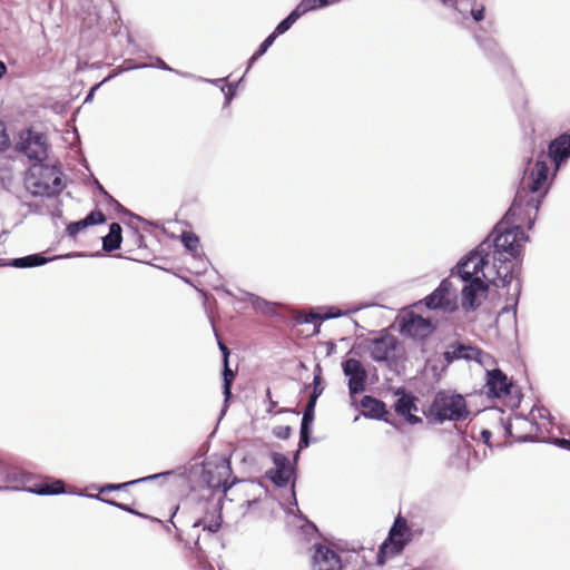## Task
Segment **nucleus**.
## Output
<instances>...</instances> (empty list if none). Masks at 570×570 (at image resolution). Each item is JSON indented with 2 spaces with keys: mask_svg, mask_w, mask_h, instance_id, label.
I'll return each instance as SVG.
<instances>
[{
  "mask_svg": "<svg viewBox=\"0 0 570 570\" xmlns=\"http://www.w3.org/2000/svg\"><path fill=\"white\" fill-rule=\"evenodd\" d=\"M481 438H482V440H483L487 444H489L490 439H491V432H490V431H488V430H483V431L481 432Z\"/></svg>",
  "mask_w": 570,
  "mask_h": 570,
  "instance_id": "de8ad7c7",
  "label": "nucleus"
},
{
  "mask_svg": "<svg viewBox=\"0 0 570 570\" xmlns=\"http://www.w3.org/2000/svg\"><path fill=\"white\" fill-rule=\"evenodd\" d=\"M443 356L448 363H452L455 360L476 361L478 363H482L487 354L475 346L453 344L443 353Z\"/></svg>",
  "mask_w": 570,
  "mask_h": 570,
  "instance_id": "f3484780",
  "label": "nucleus"
},
{
  "mask_svg": "<svg viewBox=\"0 0 570 570\" xmlns=\"http://www.w3.org/2000/svg\"><path fill=\"white\" fill-rule=\"evenodd\" d=\"M306 529H307V530L313 531L314 533H316V532H317V530H316L315 525H314V524H312V523H308V524L306 525Z\"/></svg>",
  "mask_w": 570,
  "mask_h": 570,
  "instance_id": "6e6d98bb",
  "label": "nucleus"
},
{
  "mask_svg": "<svg viewBox=\"0 0 570 570\" xmlns=\"http://www.w3.org/2000/svg\"><path fill=\"white\" fill-rule=\"evenodd\" d=\"M87 227L88 226L85 223V220L81 219V220L69 224L67 227V233L70 237H76L81 230H83Z\"/></svg>",
  "mask_w": 570,
  "mask_h": 570,
  "instance_id": "c9c22d12",
  "label": "nucleus"
},
{
  "mask_svg": "<svg viewBox=\"0 0 570 570\" xmlns=\"http://www.w3.org/2000/svg\"><path fill=\"white\" fill-rule=\"evenodd\" d=\"M6 72H7L6 65L2 61H0V79L6 75Z\"/></svg>",
  "mask_w": 570,
  "mask_h": 570,
  "instance_id": "603ef678",
  "label": "nucleus"
},
{
  "mask_svg": "<svg viewBox=\"0 0 570 570\" xmlns=\"http://www.w3.org/2000/svg\"><path fill=\"white\" fill-rule=\"evenodd\" d=\"M199 505L203 510H205V515L203 518L197 519L194 522L193 527H203L204 530H207L212 533H216L222 525L220 502L205 500L199 501Z\"/></svg>",
  "mask_w": 570,
  "mask_h": 570,
  "instance_id": "ddd939ff",
  "label": "nucleus"
},
{
  "mask_svg": "<svg viewBox=\"0 0 570 570\" xmlns=\"http://www.w3.org/2000/svg\"><path fill=\"white\" fill-rule=\"evenodd\" d=\"M312 551V570H343L340 554L328 544L314 543Z\"/></svg>",
  "mask_w": 570,
  "mask_h": 570,
  "instance_id": "0eeeda50",
  "label": "nucleus"
},
{
  "mask_svg": "<svg viewBox=\"0 0 570 570\" xmlns=\"http://www.w3.org/2000/svg\"><path fill=\"white\" fill-rule=\"evenodd\" d=\"M322 317H323V315H320L317 313L311 312L303 320L297 318V321L299 323L312 324V323H316V322L322 321L323 320Z\"/></svg>",
  "mask_w": 570,
  "mask_h": 570,
  "instance_id": "ea45409f",
  "label": "nucleus"
},
{
  "mask_svg": "<svg viewBox=\"0 0 570 570\" xmlns=\"http://www.w3.org/2000/svg\"><path fill=\"white\" fill-rule=\"evenodd\" d=\"M443 4L445 6H453L454 7V2L452 0H440Z\"/></svg>",
  "mask_w": 570,
  "mask_h": 570,
  "instance_id": "4d7b16f0",
  "label": "nucleus"
},
{
  "mask_svg": "<svg viewBox=\"0 0 570 570\" xmlns=\"http://www.w3.org/2000/svg\"><path fill=\"white\" fill-rule=\"evenodd\" d=\"M21 482V474L16 469L9 466L6 462L0 460V484L8 487L10 484H17Z\"/></svg>",
  "mask_w": 570,
  "mask_h": 570,
  "instance_id": "a878e982",
  "label": "nucleus"
},
{
  "mask_svg": "<svg viewBox=\"0 0 570 570\" xmlns=\"http://www.w3.org/2000/svg\"><path fill=\"white\" fill-rule=\"evenodd\" d=\"M396 338L390 334L373 338L368 342L367 346L370 356L375 362L387 361L396 348Z\"/></svg>",
  "mask_w": 570,
  "mask_h": 570,
  "instance_id": "dca6fc26",
  "label": "nucleus"
},
{
  "mask_svg": "<svg viewBox=\"0 0 570 570\" xmlns=\"http://www.w3.org/2000/svg\"><path fill=\"white\" fill-rule=\"evenodd\" d=\"M269 403L271 407H274L276 405V402H274L273 400H271ZM268 412H272V409H268Z\"/></svg>",
  "mask_w": 570,
  "mask_h": 570,
  "instance_id": "bf43d9fd",
  "label": "nucleus"
},
{
  "mask_svg": "<svg viewBox=\"0 0 570 570\" xmlns=\"http://www.w3.org/2000/svg\"><path fill=\"white\" fill-rule=\"evenodd\" d=\"M148 67H154V68H159V69H163V70H167V71H174L178 75H181V76H189L188 73H181L177 70H174L173 68H170L163 59L160 58H155V62L153 63H144V65H138V66H135L134 68H148ZM132 67H127V69H131Z\"/></svg>",
  "mask_w": 570,
  "mask_h": 570,
  "instance_id": "473e14b6",
  "label": "nucleus"
},
{
  "mask_svg": "<svg viewBox=\"0 0 570 570\" xmlns=\"http://www.w3.org/2000/svg\"><path fill=\"white\" fill-rule=\"evenodd\" d=\"M49 259L42 256L41 254H32L24 257L13 258L6 263L7 266H12L16 268H28L36 267L46 264Z\"/></svg>",
  "mask_w": 570,
  "mask_h": 570,
  "instance_id": "5701e85b",
  "label": "nucleus"
},
{
  "mask_svg": "<svg viewBox=\"0 0 570 570\" xmlns=\"http://www.w3.org/2000/svg\"><path fill=\"white\" fill-rule=\"evenodd\" d=\"M232 473L229 461L222 459L217 464L212 466L208 462L204 468L203 478L207 485L214 490L220 489L225 494L233 483H228V478Z\"/></svg>",
  "mask_w": 570,
  "mask_h": 570,
  "instance_id": "6e6552de",
  "label": "nucleus"
},
{
  "mask_svg": "<svg viewBox=\"0 0 570 570\" xmlns=\"http://www.w3.org/2000/svg\"><path fill=\"white\" fill-rule=\"evenodd\" d=\"M515 289H517L518 292L520 291V284H519V283H517V285H515Z\"/></svg>",
  "mask_w": 570,
  "mask_h": 570,
  "instance_id": "052dcab7",
  "label": "nucleus"
},
{
  "mask_svg": "<svg viewBox=\"0 0 570 570\" xmlns=\"http://www.w3.org/2000/svg\"><path fill=\"white\" fill-rule=\"evenodd\" d=\"M549 157L554 163L557 169L570 158V135L562 134L549 144Z\"/></svg>",
  "mask_w": 570,
  "mask_h": 570,
  "instance_id": "a211bd4d",
  "label": "nucleus"
},
{
  "mask_svg": "<svg viewBox=\"0 0 570 570\" xmlns=\"http://www.w3.org/2000/svg\"><path fill=\"white\" fill-rule=\"evenodd\" d=\"M431 411L438 421L443 422L464 420L469 412L465 400L460 394L440 392L436 394Z\"/></svg>",
  "mask_w": 570,
  "mask_h": 570,
  "instance_id": "20e7f679",
  "label": "nucleus"
},
{
  "mask_svg": "<svg viewBox=\"0 0 570 570\" xmlns=\"http://www.w3.org/2000/svg\"><path fill=\"white\" fill-rule=\"evenodd\" d=\"M249 302L256 311L265 315H272L275 313V305L259 296L250 295Z\"/></svg>",
  "mask_w": 570,
  "mask_h": 570,
  "instance_id": "c85d7f7f",
  "label": "nucleus"
},
{
  "mask_svg": "<svg viewBox=\"0 0 570 570\" xmlns=\"http://www.w3.org/2000/svg\"><path fill=\"white\" fill-rule=\"evenodd\" d=\"M181 242L184 246L191 253H195L199 245V238L189 232H185L181 234Z\"/></svg>",
  "mask_w": 570,
  "mask_h": 570,
  "instance_id": "2f4dec72",
  "label": "nucleus"
},
{
  "mask_svg": "<svg viewBox=\"0 0 570 570\" xmlns=\"http://www.w3.org/2000/svg\"><path fill=\"white\" fill-rule=\"evenodd\" d=\"M199 79L203 80V81L215 83V85H218V83H220V82H223L225 80V79L209 80V79H203V78H199Z\"/></svg>",
  "mask_w": 570,
  "mask_h": 570,
  "instance_id": "5fc2aeb1",
  "label": "nucleus"
},
{
  "mask_svg": "<svg viewBox=\"0 0 570 570\" xmlns=\"http://www.w3.org/2000/svg\"><path fill=\"white\" fill-rule=\"evenodd\" d=\"M276 35L273 32L261 43L259 48L256 50V57H262L268 48L274 43L276 39Z\"/></svg>",
  "mask_w": 570,
  "mask_h": 570,
  "instance_id": "e433bc0d",
  "label": "nucleus"
},
{
  "mask_svg": "<svg viewBox=\"0 0 570 570\" xmlns=\"http://www.w3.org/2000/svg\"><path fill=\"white\" fill-rule=\"evenodd\" d=\"M407 532L406 520L397 517L390 530L387 540L382 544L380 552L382 554H397L407 542L405 533Z\"/></svg>",
  "mask_w": 570,
  "mask_h": 570,
  "instance_id": "f8f14e48",
  "label": "nucleus"
},
{
  "mask_svg": "<svg viewBox=\"0 0 570 570\" xmlns=\"http://www.w3.org/2000/svg\"><path fill=\"white\" fill-rule=\"evenodd\" d=\"M341 315H342V313H341V311H340L338 308H336V307H331V308L328 309V312H327V313H325V314L323 315V317H322V318H323V320H331V318L338 317V316H341Z\"/></svg>",
  "mask_w": 570,
  "mask_h": 570,
  "instance_id": "a19ab883",
  "label": "nucleus"
},
{
  "mask_svg": "<svg viewBox=\"0 0 570 570\" xmlns=\"http://www.w3.org/2000/svg\"><path fill=\"white\" fill-rule=\"evenodd\" d=\"M456 298V288L453 286L450 278H445L424 298V304L430 309L453 312L458 308Z\"/></svg>",
  "mask_w": 570,
  "mask_h": 570,
  "instance_id": "423d86ee",
  "label": "nucleus"
},
{
  "mask_svg": "<svg viewBox=\"0 0 570 570\" xmlns=\"http://www.w3.org/2000/svg\"><path fill=\"white\" fill-rule=\"evenodd\" d=\"M548 175L549 167L546 161L529 163L511 207L494 227V237L489 244L492 264L488 267L487 277L497 287L510 285L513 279V261L520 258L523 244L528 242L522 226L525 225L529 229L533 227L548 190Z\"/></svg>",
  "mask_w": 570,
  "mask_h": 570,
  "instance_id": "f257e3e1",
  "label": "nucleus"
},
{
  "mask_svg": "<svg viewBox=\"0 0 570 570\" xmlns=\"http://www.w3.org/2000/svg\"><path fill=\"white\" fill-rule=\"evenodd\" d=\"M299 449L307 448L309 445V434H301L299 435Z\"/></svg>",
  "mask_w": 570,
  "mask_h": 570,
  "instance_id": "a18cd8bd",
  "label": "nucleus"
},
{
  "mask_svg": "<svg viewBox=\"0 0 570 570\" xmlns=\"http://www.w3.org/2000/svg\"><path fill=\"white\" fill-rule=\"evenodd\" d=\"M464 283L465 285L461 291L462 308L466 312L475 311L480 305V302L478 301L479 296L487 295L489 291V285L491 283H488L485 279H482V277H474L473 279Z\"/></svg>",
  "mask_w": 570,
  "mask_h": 570,
  "instance_id": "9b49d317",
  "label": "nucleus"
},
{
  "mask_svg": "<svg viewBox=\"0 0 570 570\" xmlns=\"http://www.w3.org/2000/svg\"><path fill=\"white\" fill-rule=\"evenodd\" d=\"M476 42L480 45V47L490 55L498 56L499 55V47L497 41L492 37H483L479 33H475L474 36Z\"/></svg>",
  "mask_w": 570,
  "mask_h": 570,
  "instance_id": "c756f323",
  "label": "nucleus"
},
{
  "mask_svg": "<svg viewBox=\"0 0 570 570\" xmlns=\"http://www.w3.org/2000/svg\"><path fill=\"white\" fill-rule=\"evenodd\" d=\"M218 345H219V350H220V352L223 354V363L228 362V358H229V350H228V347L224 343H222V342H218Z\"/></svg>",
  "mask_w": 570,
  "mask_h": 570,
  "instance_id": "37998d69",
  "label": "nucleus"
},
{
  "mask_svg": "<svg viewBox=\"0 0 570 570\" xmlns=\"http://www.w3.org/2000/svg\"><path fill=\"white\" fill-rule=\"evenodd\" d=\"M24 186L33 196H56L63 189L62 173L55 165L33 164L26 173Z\"/></svg>",
  "mask_w": 570,
  "mask_h": 570,
  "instance_id": "f03ea898",
  "label": "nucleus"
},
{
  "mask_svg": "<svg viewBox=\"0 0 570 570\" xmlns=\"http://www.w3.org/2000/svg\"><path fill=\"white\" fill-rule=\"evenodd\" d=\"M487 393L489 396L501 399L510 394L512 383L499 368L487 371Z\"/></svg>",
  "mask_w": 570,
  "mask_h": 570,
  "instance_id": "2eb2a0df",
  "label": "nucleus"
},
{
  "mask_svg": "<svg viewBox=\"0 0 570 570\" xmlns=\"http://www.w3.org/2000/svg\"><path fill=\"white\" fill-rule=\"evenodd\" d=\"M30 491L39 495L61 494L65 492V482L58 479L46 481Z\"/></svg>",
  "mask_w": 570,
  "mask_h": 570,
  "instance_id": "393cba45",
  "label": "nucleus"
},
{
  "mask_svg": "<svg viewBox=\"0 0 570 570\" xmlns=\"http://www.w3.org/2000/svg\"><path fill=\"white\" fill-rule=\"evenodd\" d=\"M342 370L348 377V392L351 396L362 393L365 390L367 373L363 364L356 358H347L342 363Z\"/></svg>",
  "mask_w": 570,
  "mask_h": 570,
  "instance_id": "1a4fd4ad",
  "label": "nucleus"
},
{
  "mask_svg": "<svg viewBox=\"0 0 570 570\" xmlns=\"http://www.w3.org/2000/svg\"><path fill=\"white\" fill-rule=\"evenodd\" d=\"M18 150L23 153L35 164H41L48 155L47 137L31 129L24 130L20 135Z\"/></svg>",
  "mask_w": 570,
  "mask_h": 570,
  "instance_id": "39448f33",
  "label": "nucleus"
},
{
  "mask_svg": "<svg viewBox=\"0 0 570 570\" xmlns=\"http://www.w3.org/2000/svg\"><path fill=\"white\" fill-rule=\"evenodd\" d=\"M98 87H99V85H96V86H94V87L90 89L89 94L87 95V97H86V99H85V102H89V101H91V100H92L94 95H95V90H96Z\"/></svg>",
  "mask_w": 570,
  "mask_h": 570,
  "instance_id": "09e8293b",
  "label": "nucleus"
},
{
  "mask_svg": "<svg viewBox=\"0 0 570 570\" xmlns=\"http://www.w3.org/2000/svg\"><path fill=\"white\" fill-rule=\"evenodd\" d=\"M272 459L275 469L267 471L266 475L275 485L284 488L288 484L293 475L289 459L281 453H273Z\"/></svg>",
  "mask_w": 570,
  "mask_h": 570,
  "instance_id": "4468645a",
  "label": "nucleus"
},
{
  "mask_svg": "<svg viewBox=\"0 0 570 570\" xmlns=\"http://www.w3.org/2000/svg\"><path fill=\"white\" fill-rule=\"evenodd\" d=\"M315 406H316V401L308 399V402L305 406L302 420L313 423Z\"/></svg>",
  "mask_w": 570,
  "mask_h": 570,
  "instance_id": "4c0bfd02",
  "label": "nucleus"
},
{
  "mask_svg": "<svg viewBox=\"0 0 570 570\" xmlns=\"http://www.w3.org/2000/svg\"><path fill=\"white\" fill-rule=\"evenodd\" d=\"M291 433V429L288 426H286L283 431V434H277L278 436L281 438H287Z\"/></svg>",
  "mask_w": 570,
  "mask_h": 570,
  "instance_id": "864d4df0",
  "label": "nucleus"
},
{
  "mask_svg": "<svg viewBox=\"0 0 570 570\" xmlns=\"http://www.w3.org/2000/svg\"><path fill=\"white\" fill-rule=\"evenodd\" d=\"M266 399H268V401L272 400V397H271V390L269 389L266 390Z\"/></svg>",
  "mask_w": 570,
  "mask_h": 570,
  "instance_id": "13d9d810",
  "label": "nucleus"
},
{
  "mask_svg": "<svg viewBox=\"0 0 570 570\" xmlns=\"http://www.w3.org/2000/svg\"><path fill=\"white\" fill-rule=\"evenodd\" d=\"M121 226L118 223H112L109 226V233L102 237V249L105 252H112L120 247Z\"/></svg>",
  "mask_w": 570,
  "mask_h": 570,
  "instance_id": "4be33fe9",
  "label": "nucleus"
},
{
  "mask_svg": "<svg viewBox=\"0 0 570 570\" xmlns=\"http://www.w3.org/2000/svg\"><path fill=\"white\" fill-rule=\"evenodd\" d=\"M323 391L324 385L322 380V367L320 364H317L314 370L313 392L309 396V400H314L317 402V399L322 395Z\"/></svg>",
  "mask_w": 570,
  "mask_h": 570,
  "instance_id": "7c9ffc66",
  "label": "nucleus"
},
{
  "mask_svg": "<svg viewBox=\"0 0 570 570\" xmlns=\"http://www.w3.org/2000/svg\"><path fill=\"white\" fill-rule=\"evenodd\" d=\"M490 238H485L473 250L462 257L455 267L451 271V276H459L463 282L482 277L493 285V282L487 277L488 267H491L490 259Z\"/></svg>",
  "mask_w": 570,
  "mask_h": 570,
  "instance_id": "7ed1b4c3",
  "label": "nucleus"
},
{
  "mask_svg": "<svg viewBox=\"0 0 570 570\" xmlns=\"http://www.w3.org/2000/svg\"><path fill=\"white\" fill-rule=\"evenodd\" d=\"M236 85H229L228 90L225 92V106L229 105L234 94H235Z\"/></svg>",
  "mask_w": 570,
  "mask_h": 570,
  "instance_id": "79ce46f5",
  "label": "nucleus"
},
{
  "mask_svg": "<svg viewBox=\"0 0 570 570\" xmlns=\"http://www.w3.org/2000/svg\"><path fill=\"white\" fill-rule=\"evenodd\" d=\"M305 13L302 7L297 4V7L276 26L273 33L276 35V37L285 33Z\"/></svg>",
  "mask_w": 570,
  "mask_h": 570,
  "instance_id": "bb28decb",
  "label": "nucleus"
},
{
  "mask_svg": "<svg viewBox=\"0 0 570 570\" xmlns=\"http://www.w3.org/2000/svg\"><path fill=\"white\" fill-rule=\"evenodd\" d=\"M361 405L367 411L366 416L382 419L386 413L385 403L370 395L363 396Z\"/></svg>",
  "mask_w": 570,
  "mask_h": 570,
  "instance_id": "412c9836",
  "label": "nucleus"
},
{
  "mask_svg": "<svg viewBox=\"0 0 570 570\" xmlns=\"http://www.w3.org/2000/svg\"><path fill=\"white\" fill-rule=\"evenodd\" d=\"M455 10L462 16L463 19H466L469 16L473 18L474 21L479 22L484 18V6L473 2L470 7L465 4L462 0L454 1Z\"/></svg>",
  "mask_w": 570,
  "mask_h": 570,
  "instance_id": "aec40b11",
  "label": "nucleus"
},
{
  "mask_svg": "<svg viewBox=\"0 0 570 570\" xmlns=\"http://www.w3.org/2000/svg\"><path fill=\"white\" fill-rule=\"evenodd\" d=\"M400 331L405 336L423 340L432 334L434 326L430 320L414 313H407L402 318Z\"/></svg>",
  "mask_w": 570,
  "mask_h": 570,
  "instance_id": "9d476101",
  "label": "nucleus"
},
{
  "mask_svg": "<svg viewBox=\"0 0 570 570\" xmlns=\"http://www.w3.org/2000/svg\"><path fill=\"white\" fill-rule=\"evenodd\" d=\"M92 498H96L98 500H101L104 502H106L107 504L109 505H112V507H116V508H119L126 512H129V513H132V514H136V515H139V517H142V518H147V515L140 513V512H137L136 510H134L131 507L127 505V504H124V503H119L115 500H106V499H101L99 495H91Z\"/></svg>",
  "mask_w": 570,
  "mask_h": 570,
  "instance_id": "72a5a7b5",
  "label": "nucleus"
},
{
  "mask_svg": "<svg viewBox=\"0 0 570 570\" xmlns=\"http://www.w3.org/2000/svg\"><path fill=\"white\" fill-rule=\"evenodd\" d=\"M415 401L416 399L414 396L402 393L394 404L395 412L404 416L411 424H416L422 421L419 416L412 414L413 411H417Z\"/></svg>",
  "mask_w": 570,
  "mask_h": 570,
  "instance_id": "6ab92c4d",
  "label": "nucleus"
},
{
  "mask_svg": "<svg viewBox=\"0 0 570 570\" xmlns=\"http://www.w3.org/2000/svg\"><path fill=\"white\" fill-rule=\"evenodd\" d=\"M170 474H171V472L167 471V472H161V473H156V474H153V475L139 478L137 480H132V481H128V482L109 483V484L102 485L99 491L101 493L110 492V491H118V490H122V489H126L128 487H131L134 484H137V483L147 482V481L155 480V479H158L160 476H167V475H170Z\"/></svg>",
  "mask_w": 570,
  "mask_h": 570,
  "instance_id": "b1692460",
  "label": "nucleus"
},
{
  "mask_svg": "<svg viewBox=\"0 0 570 570\" xmlns=\"http://www.w3.org/2000/svg\"><path fill=\"white\" fill-rule=\"evenodd\" d=\"M235 377V373L230 370L229 367V363L228 362H225L224 363V368H223V394H224V397H225V403L228 402L230 395H232V384H233V380Z\"/></svg>",
  "mask_w": 570,
  "mask_h": 570,
  "instance_id": "cd10ccee",
  "label": "nucleus"
},
{
  "mask_svg": "<svg viewBox=\"0 0 570 570\" xmlns=\"http://www.w3.org/2000/svg\"><path fill=\"white\" fill-rule=\"evenodd\" d=\"M259 57H256V52L249 58L247 70L253 66V63L258 59Z\"/></svg>",
  "mask_w": 570,
  "mask_h": 570,
  "instance_id": "3c124183",
  "label": "nucleus"
},
{
  "mask_svg": "<svg viewBox=\"0 0 570 570\" xmlns=\"http://www.w3.org/2000/svg\"><path fill=\"white\" fill-rule=\"evenodd\" d=\"M87 226L102 224L106 220L105 215L100 210H92L83 218Z\"/></svg>",
  "mask_w": 570,
  "mask_h": 570,
  "instance_id": "f704fd0d",
  "label": "nucleus"
},
{
  "mask_svg": "<svg viewBox=\"0 0 570 570\" xmlns=\"http://www.w3.org/2000/svg\"><path fill=\"white\" fill-rule=\"evenodd\" d=\"M10 145V138L7 134V128L3 121L0 120V151L8 148Z\"/></svg>",
  "mask_w": 570,
  "mask_h": 570,
  "instance_id": "58836bf2",
  "label": "nucleus"
},
{
  "mask_svg": "<svg viewBox=\"0 0 570 570\" xmlns=\"http://www.w3.org/2000/svg\"><path fill=\"white\" fill-rule=\"evenodd\" d=\"M299 449L307 448L309 445V434H301L299 435Z\"/></svg>",
  "mask_w": 570,
  "mask_h": 570,
  "instance_id": "49530a36",
  "label": "nucleus"
},
{
  "mask_svg": "<svg viewBox=\"0 0 570 570\" xmlns=\"http://www.w3.org/2000/svg\"><path fill=\"white\" fill-rule=\"evenodd\" d=\"M559 443H560L563 448H566V449L570 450V439H569V440L561 439V440H559Z\"/></svg>",
  "mask_w": 570,
  "mask_h": 570,
  "instance_id": "8fccbe9b",
  "label": "nucleus"
},
{
  "mask_svg": "<svg viewBox=\"0 0 570 570\" xmlns=\"http://www.w3.org/2000/svg\"><path fill=\"white\" fill-rule=\"evenodd\" d=\"M311 422L302 420L299 434H311Z\"/></svg>",
  "mask_w": 570,
  "mask_h": 570,
  "instance_id": "c03bdc74",
  "label": "nucleus"
}]
</instances>
